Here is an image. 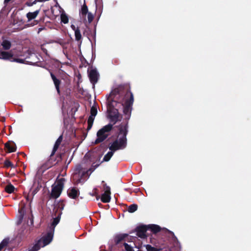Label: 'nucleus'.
Listing matches in <instances>:
<instances>
[{
	"label": "nucleus",
	"instance_id": "f257e3e1",
	"mask_svg": "<svg viewBox=\"0 0 251 251\" xmlns=\"http://www.w3.org/2000/svg\"><path fill=\"white\" fill-rule=\"evenodd\" d=\"M113 95V94H110L108 99L107 110L110 121L115 123L119 119L118 110L121 107H122L126 118L129 117L133 102V96L130 92H127L125 96L119 94Z\"/></svg>",
	"mask_w": 251,
	"mask_h": 251
},
{
	"label": "nucleus",
	"instance_id": "f03ea898",
	"mask_svg": "<svg viewBox=\"0 0 251 251\" xmlns=\"http://www.w3.org/2000/svg\"><path fill=\"white\" fill-rule=\"evenodd\" d=\"M127 132L126 125L121 126L120 127L118 139L113 142L109 147L110 151H109L106 154H105L103 157V161H109L116 151L123 149L126 147V136Z\"/></svg>",
	"mask_w": 251,
	"mask_h": 251
},
{
	"label": "nucleus",
	"instance_id": "7ed1b4c3",
	"mask_svg": "<svg viewBox=\"0 0 251 251\" xmlns=\"http://www.w3.org/2000/svg\"><path fill=\"white\" fill-rule=\"evenodd\" d=\"M95 169V168H90L87 170L83 164L77 165L73 175V181L76 184L83 183Z\"/></svg>",
	"mask_w": 251,
	"mask_h": 251
},
{
	"label": "nucleus",
	"instance_id": "20e7f679",
	"mask_svg": "<svg viewBox=\"0 0 251 251\" xmlns=\"http://www.w3.org/2000/svg\"><path fill=\"white\" fill-rule=\"evenodd\" d=\"M53 229L52 231H50L46 234L42 236V237L29 249L28 251H38L41 248H43L49 245L53 239Z\"/></svg>",
	"mask_w": 251,
	"mask_h": 251
},
{
	"label": "nucleus",
	"instance_id": "39448f33",
	"mask_svg": "<svg viewBox=\"0 0 251 251\" xmlns=\"http://www.w3.org/2000/svg\"><path fill=\"white\" fill-rule=\"evenodd\" d=\"M113 125L108 124L104 126L100 129L97 133V138L95 141V144H98L103 141L109 135V132L111 130Z\"/></svg>",
	"mask_w": 251,
	"mask_h": 251
},
{
	"label": "nucleus",
	"instance_id": "423d86ee",
	"mask_svg": "<svg viewBox=\"0 0 251 251\" xmlns=\"http://www.w3.org/2000/svg\"><path fill=\"white\" fill-rule=\"evenodd\" d=\"M63 187V184L61 181H58L55 183L52 186L51 196L55 198H58L62 191Z\"/></svg>",
	"mask_w": 251,
	"mask_h": 251
},
{
	"label": "nucleus",
	"instance_id": "0eeeda50",
	"mask_svg": "<svg viewBox=\"0 0 251 251\" xmlns=\"http://www.w3.org/2000/svg\"><path fill=\"white\" fill-rule=\"evenodd\" d=\"M88 75L90 80L94 85L98 81L99 75L96 69H92L88 71Z\"/></svg>",
	"mask_w": 251,
	"mask_h": 251
},
{
	"label": "nucleus",
	"instance_id": "6e6552de",
	"mask_svg": "<svg viewBox=\"0 0 251 251\" xmlns=\"http://www.w3.org/2000/svg\"><path fill=\"white\" fill-rule=\"evenodd\" d=\"M110 188L107 187L104 193L102 195L101 200L103 202H108L110 201Z\"/></svg>",
	"mask_w": 251,
	"mask_h": 251
},
{
	"label": "nucleus",
	"instance_id": "1a4fd4ad",
	"mask_svg": "<svg viewBox=\"0 0 251 251\" xmlns=\"http://www.w3.org/2000/svg\"><path fill=\"white\" fill-rule=\"evenodd\" d=\"M147 228L145 226H143L138 228L137 231V235L142 238H144L146 237V232Z\"/></svg>",
	"mask_w": 251,
	"mask_h": 251
},
{
	"label": "nucleus",
	"instance_id": "9d476101",
	"mask_svg": "<svg viewBox=\"0 0 251 251\" xmlns=\"http://www.w3.org/2000/svg\"><path fill=\"white\" fill-rule=\"evenodd\" d=\"M13 54L10 52L1 51L0 52V59L8 60L11 58Z\"/></svg>",
	"mask_w": 251,
	"mask_h": 251
},
{
	"label": "nucleus",
	"instance_id": "9b49d317",
	"mask_svg": "<svg viewBox=\"0 0 251 251\" xmlns=\"http://www.w3.org/2000/svg\"><path fill=\"white\" fill-rule=\"evenodd\" d=\"M19 215L18 216V220L17 221V224L18 225L21 224L23 222L25 214V210L24 207H22L19 209Z\"/></svg>",
	"mask_w": 251,
	"mask_h": 251
},
{
	"label": "nucleus",
	"instance_id": "f8f14e48",
	"mask_svg": "<svg viewBox=\"0 0 251 251\" xmlns=\"http://www.w3.org/2000/svg\"><path fill=\"white\" fill-rule=\"evenodd\" d=\"M5 146L9 152H14L16 151L15 145L13 142L6 143Z\"/></svg>",
	"mask_w": 251,
	"mask_h": 251
},
{
	"label": "nucleus",
	"instance_id": "ddd939ff",
	"mask_svg": "<svg viewBox=\"0 0 251 251\" xmlns=\"http://www.w3.org/2000/svg\"><path fill=\"white\" fill-rule=\"evenodd\" d=\"M68 193L69 196L73 199L75 198L78 194L77 190L75 188H71L69 189Z\"/></svg>",
	"mask_w": 251,
	"mask_h": 251
},
{
	"label": "nucleus",
	"instance_id": "4468645a",
	"mask_svg": "<svg viewBox=\"0 0 251 251\" xmlns=\"http://www.w3.org/2000/svg\"><path fill=\"white\" fill-rule=\"evenodd\" d=\"M50 75H51V78L53 81L54 84L55 88L56 89V90H57L58 93H59L60 90H59V84H60V81H59V80L57 79L52 73L50 74Z\"/></svg>",
	"mask_w": 251,
	"mask_h": 251
},
{
	"label": "nucleus",
	"instance_id": "2eb2a0df",
	"mask_svg": "<svg viewBox=\"0 0 251 251\" xmlns=\"http://www.w3.org/2000/svg\"><path fill=\"white\" fill-rule=\"evenodd\" d=\"M39 11L36 10L33 12H28L26 14V17L28 21L35 19L38 15Z\"/></svg>",
	"mask_w": 251,
	"mask_h": 251
},
{
	"label": "nucleus",
	"instance_id": "dca6fc26",
	"mask_svg": "<svg viewBox=\"0 0 251 251\" xmlns=\"http://www.w3.org/2000/svg\"><path fill=\"white\" fill-rule=\"evenodd\" d=\"M62 136L61 135L58 137V138L57 139V140H56V141L54 144V147L53 149V151H52V154H54V152L56 151V150L58 148L61 142H62Z\"/></svg>",
	"mask_w": 251,
	"mask_h": 251
},
{
	"label": "nucleus",
	"instance_id": "f3484780",
	"mask_svg": "<svg viewBox=\"0 0 251 251\" xmlns=\"http://www.w3.org/2000/svg\"><path fill=\"white\" fill-rule=\"evenodd\" d=\"M127 236V234H126L117 235L115 238V242L116 244H119L121 241L123 240Z\"/></svg>",
	"mask_w": 251,
	"mask_h": 251
},
{
	"label": "nucleus",
	"instance_id": "a211bd4d",
	"mask_svg": "<svg viewBox=\"0 0 251 251\" xmlns=\"http://www.w3.org/2000/svg\"><path fill=\"white\" fill-rule=\"evenodd\" d=\"M1 46H2L3 49L7 50L11 48V44L10 41L7 40H4L1 43Z\"/></svg>",
	"mask_w": 251,
	"mask_h": 251
},
{
	"label": "nucleus",
	"instance_id": "6ab92c4d",
	"mask_svg": "<svg viewBox=\"0 0 251 251\" xmlns=\"http://www.w3.org/2000/svg\"><path fill=\"white\" fill-rule=\"evenodd\" d=\"M75 40L81 44L82 42V36L79 29L76 30V31L75 32Z\"/></svg>",
	"mask_w": 251,
	"mask_h": 251
},
{
	"label": "nucleus",
	"instance_id": "aec40b11",
	"mask_svg": "<svg viewBox=\"0 0 251 251\" xmlns=\"http://www.w3.org/2000/svg\"><path fill=\"white\" fill-rule=\"evenodd\" d=\"M94 119H95V117L92 116L91 115H90L89 117L88 121H87V123H88L87 128H88V129H90L91 128L93 124Z\"/></svg>",
	"mask_w": 251,
	"mask_h": 251
},
{
	"label": "nucleus",
	"instance_id": "412c9836",
	"mask_svg": "<svg viewBox=\"0 0 251 251\" xmlns=\"http://www.w3.org/2000/svg\"><path fill=\"white\" fill-rule=\"evenodd\" d=\"M15 187L11 184L7 185L5 188V191L8 193H12Z\"/></svg>",
	"mask_w": 251,
	"mask_h": 251
},
{
	"label": "nucleus",
	"instance_id": "4be33fe9",
	"mask_svg": "<svg viewBox=\"0 0 251 251\" xmlns=\"http://www.w3.org/2000/svg\"><path fill=\"white\" fill-rule=\"evenodd\" d=\"M149 227L154 233L157 232L160 230V227L155 225H150L149 226Z\"/></svg>",
	"mask_w": 251,
	"mask_h": 251
},
{
	"label": "nucleus",
	"instance_id": "5701e85b",
	"mask_svg": "<svg viewBox=\"0 0 251 251\" xmlns=\"http://www.w3.org/2000/svg\"><path fill=\"white\" fill-rule=\"evenodd\" d=\"M61 20L62 23L66 24L69 22V19L67 15L65 13H62L61 14Z\"/></svg>",
	"mask_w": 251,
	"mask_h": 251
},
{
	"label": "nucleus",
	"instance_id": "b1692460",
	"mask_svg": "<svg viewBox=\"0 0 251 251\" xmlns=\"http://www.w3.org/2000/svg\"><path fill=\"white\" fill-rule=\"evenodd\" d=\"M137 209V205L135 204L129 205L128 207V211L130 213H133L136 211Z\"/></svg>",
	"mask_w": 251,
	"mask_h": 251
},
{
	"label": "nucleus",
	"instance_id": "393cba45",
	"mask_svg": "<svg viewBox=\"0 0 251 251\" xmlns=\"http://www.w3.org/2000/svg\"><path fill=\"white\" fill-rule=\"evenodd\" d=\"M61 213L60 212L58 215V216L55 218H54L53 221L52 223V226L54 227L55 226H56L60 221V216L61 215Z\"/></svg>",
	"mask_w": 251,
	"mask_h": 251
},
{
	"label": "nucleus",
	"instance_id": "a878e982",
	"mask_svg": "<svg viewBox=\"0 0 251 251\" xmlns=\"http://www.w3.org/2000/svg\"><path fill=\"white\" fill-rule=\"evenodd\" d=\"M97 114V109L95 106H93L91 109V115L92 116L95 117Z\"/></svg>",
	"mask_w": 251,
	"mask_h": 251
},
{
	"label": "nucleus",
	"instance_id": "bb28decb",
	"mask_svg": "<svg viewBox=\"0 0 251 251\" xmlns=\"http://www.w3.org/2000/svg\"><path fill=\"white\" fill-rule=\"evenodd\" d=\"M9 243L8 239H4L2 242L0 243V245L3 248L4 247L6 246Z\"/></svg>",
	"mask_w": 251,
	"mask_h": 251
},
{
	"label": "nucleus",
	"instance_id": "cd10ccee",
	"mask_svg": "<svg viewBox=\"0 0 251 251\" xmlns=\"http://www.w3.org/2000/svg\"><path fill=\"white\" fill-rule=\"evenodd\" d=\"M9 243L8 239H4L2 242L0 243V245L3 248L4 247L6 246Z\"/></svg>",
	"mask_w": 251,
	"mask_h": 251
},
{
	"label": "nucleus",
	"instance_id": "c85d7f7f",
	"mask_svg": "<svg viewBox=\"0 0 251 251\" xmlns=\"http://www.w3.org/2000/svg\"><path fill=\"white\" fill-rule=\"evenodd\" d=\"M12 61L17 62L20 63H23L24 62V60L22 59H15Z\"/></svg>",
	"mask_w": 251,
	"mask_h": 251
},
{
	"label": "nucleus",
	"instance_id": "c756f323",
	"mask_svg": "<svg viewBox=\"0 0 251 251\" xmlns=\"http://www.w3.org/2000/svg\"><path fill=\"white\" fill-rule=\"evenodd\" d=\"M87 11V7L86 6H83L82 8V12L83 14H86Z\"/></svg>",
	"mask_w": 251,
	"mask_h": 251
},
{
	"label": "nucleus",
	"instance_id": "7c9ffc66",
	"mask_svg": "<svg viewBox=\"0 0 251 251\" xmlns=\"http://www.w3.org/2000/svg\"><path fill=\"white\" fill-rule=\"evenodd\" d=\"M5 165L6 167H9L12 165V163L10 161L7 160L5 162Z\"/></svg>",
	"mask_w": 251,
	"mask_h": 251
},
{
	"label": "nucleus",
	"instance_id": "2f4dec72",
	"mask_svg": "<svg viewBox=\"0 0 251 251\" xmlns=\"http://www.w3.org/2000/svg\"><path fill=\"white\" fill-rule=\"evenodd\" d=\"M71 27L72 29H73L75 32V31H76V30H78V29H79V28H78V27H76L75 26V25H71Z\"/></svg>",
	"mask_w": 251,
	"mask_h": 251
},
{
	"label": "nucleus",
	"instance_id": "473e14b6",
	"mask_svg": "<svg viewBox=\"0 0 251 251\" xmlns=\"http://www.w3.org/2000/svg\"><path fill=\"white\" fill-rule=\"evenodd\" d=\"M58 204H59L58 207L60 208L61 210H62L63 209V203L61 202V203H59Z\"/></svg>",
	"mask_w": 251,
	"mask_h": 251
},
{
	"label": "nucleus",
	"instance_id": "72a5a7b5",
	"mask_svg": "<svg viewBox=\"0 0 251 251\" xmlns=\"http://www.w3.org/2000/svg\"><path fill=\"white\" fill-rule=\"evenodd\" d=\"M11 0H4V3L5 5H7V4Z\"/></svg>",
	"mask_w": 251,
	"mask_h": 251
},
{
	"label": "nucleus",
	"instance_id": "f704fd0d",
	"mask_svg": "<svg viewBox=\"0 0 251 251\" xmlns=\"http://www.w3.org/2000/svg\"><path fill=\"white\" fill-rule=\"evenodd\" d=\"M43 28H42V27L39 28L38 29V33H39V32H40L42 30H43Z\"/></svg>",
	"mask_w": 251,
	"mask_h": 251
},
{
	"label": "nucleus",
	"instance_id": "c9c22d12",
	"mask_svg": "<svg viewBox=\"0 0 251 251\" xmlns=\"http://www.w3.org/2000/svg\"><path fill=\"white\" fill-rule=\"evenodd\" d=\"M3 249L2 247L0 245V251Z\"/></svg>",
	"mask_w": 251,
	"mask_h": 251
},
{
	"label": "nucleus",
	"instance_id": "e433bc0d",
	"mask_svg": "<svg viewBox=\"0 0 251 251\" xmlns=\"http://www.w3.org/2000/svg\"><path fill=\"white\" fill-rule=\"evenodd\" d=\"M176 245L178 246V248H179V244L178 243H176Z\"/></svg>",
	"mask_w": 251,
	"mask_h": 251
}]
</instances>
